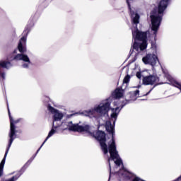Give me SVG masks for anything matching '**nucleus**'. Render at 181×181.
<instances>
[{
  "label": "nucleus",
  "mask_w": 181,
  "mask_h": 181,
  "mask_svg": "<svg viewBox=\"0 0 181 181\" xmlns=\"http://www.w3.org/2000/svg\"><path fill=\"white\" fill-rule=\"evenodd\" d=\"M69 131H72V132H87L89 134L90 136L95 138L96 141H99L101 149L104 153V155H107L108 152H110V149H108V146L107 145V137L105 132L101 130H98L95 134L94 132H90V125L86 124L85 126L76 124H72L69 126Z\"/></svg>",
  "instance_id": "nucleus-1"
},
{
  "label": "nucleus",
  "mask_w": 181,
  "mask_h": 181,
  "mask_svg": "<svg viewBox=\"0 0 181 181\" xmlns=\"http://www.w3.org/2000/svg\"><path fill=\"white\" fill-rule=\"evenodd\" d=\"M169 1L170 0H160L158 8H154L150 13L151 30L154 31L153 35H155V39H156V35L158 30H159L162 18H163V13L166 11L168 5H169Z\"/></svg>",
  "instance_id": "nucleus-2"
},
{
  "label": "nucleus",
  "mask_w": 181,
  "mask_h": 181,
  "mask_svg": "<svg viewBox=\"0 0 181 181\" xmlns=\"http://www.w3.org/2000/svg\"><path fill=\"white\" fill-rule=\"evenodd\" d=\"M148 33L149 30L142 32L136 28V30L132 31V36L134 40H138L139 42H142L139 45V49L142 52L148 47Z\"/></svg>",
  "instance_id": "nucleus-3"
},
{
  "label": "nucleus",
  "mask_w": 181,
  "mask_h": 181,
  "mask_svg": "<svg viewBox=\"0 0 181 181\" xmlns=\"http://www.w3.org/2000/svg\"><path fill=\"white\" fill-rule=\"evenodd\" d=\"M106 131L112 134V142L108 145L109 153L111 155L112 159H115L118 156V151H117V144H115V139H114V126L111 124V122H108L105 125Z\"/></svg>",
  "instance_id": "nucleus-4"
},
{
  "label": "nucleus",
  "mask_w": 181,
  "mask_h": 181,
  "mask_svg": "<svg viewBox=\"0 0 181 181\" xmlns=\"http://www.w3.org/2000/svg\"><path fill=\"white\" fill-rule=\"evenodd\" d=\"M159 81L160 79L158 75H148L144 76L142 79V83L144 86H153L145 95H149L155 87L162 84V83H159Z\"/></svg>",
  "instance_id": "nucleus-5"
},
{
  "label": "nucleus",
  "mask_w": 181,
  "mask_h": 181,
  "mask_svg": "<svg viewBox=\"0 0 181 181\" xmlns=\"http://www.w3.org/2000/svg\"><path fill=\"white\" fill-rule=\"evenodd\" d=\"M7 110H8V115L9 121H10L9 146H11L12 143L15 139L13 136H15V134H16V124H19V122H21V120L22 119H18L16 120L13 119V117H12V115H11V110H9V105L8 104H7Z\"/></svg>",
  "instance_id": "nucleus-6"
},
{
  "label": "nucleus",
  "mask_w": 181,
  "mask_h": 181,
  "mask_svg": "<svg viewBox=\"0 0 181 181\" xmlns=\"http://www.w3.org/2000/svg\"><path fill=\"white\" fill-rule=\"evenodd\" d=\"M111 110V103L110 102H106L103 105L100 104L98 107H95L94 110H88L86 112L88 115H94V112H98L101 115H105L108 114V111Z\"/></svg>",
  "instance_id": "nucleus-7"
},
{
  "label": "nucleus",
  "mask_w": 181,
  "mask_h": 181,
  "mask_svg": "<svg viewBox=\"0 0 181 181\" xmlns=\"http://www.w3.org/2000/svg\"><path fill=\"white\" fill-rule=\"evenodd\" d=\"M142 62L144 64H150V66H155L156 62H159L158 56L155 54H147L142 58Z\"/></svg>",
  "instance_id": "nucleus-8"
},
{
  "label": "nucleus",
  "mask_w": 181,
  "mask_h": 181,
  "mask_svg": "<svg viewBox=\"0 0 181 181\" xmlns=\"http://www.w3.org/2000/svg\"><path fill=\"white\" fill-rule=\"evenodd\" d=\"M12 66V64L9 61H0V80H5V71L4 69H9Z\"/></svg>",
  "instance_id": "nucleus-9"
},
{
  "label": "nucleus",
  "mask_w": 181,
  "mask_h": 181,
  "mask_svg": "<svg viewBox=\"0 0 181 181\" xmlns=\"http://www.w3.org/2000/svg\"><path fill=\"white\" fill-rule=\"evenodd\" d=\"M127 4L128 6L129 13L132 18H133V23H134V25H138V23H139V14L135 13V11L132 10V8H131V4H129V1L127 0Z\"/></svg>",
  "instance_id": "nucleus-10"
},
{
  "label": "nucleus",
  "mask_w": 181,
  "mask_h": 181,
  "mask_svg": "<svg viewBox=\"0 0 181 181\" xmlns=\"http://www.w3.org/2000/svg\"><path fill=\"white\" fill-rule=\"evenodd\" d=\"M110 158H108L107 159V162L109 163V169H110V177H109V180L110 179H111V163L110 160H116L115 161V163L117 166H121V165H122V160L119 158V154H118V151H117V156L115 158H112L111 157V153H110Z\"/></svg>",
  "instance_id": "nucleus-11"
},
{
  "label": "nucleus",
  "mask_w": 181,
  "mask_h": 181,
  "mask_svg": "<svg viewBox=\"0 0 181 181\" xmlns=\"http://www.w3.org/2000/svg\"><path fill=\"white\" fill-rule=\"evenodd\" d=\"M32 26H33V22H32V21H31V25L28 24L26 25V27L25 28V30L23 33L24 36H23L20 39V41H19V42H21V43H22V42H23V43H26V36H28V35H29V32H30V29H31Z\"/></svg>",
  "instance_id": "nucleus-12"
},
{
  "label": "nucleus",
  "mask_w": 181,
  "mask_h": 181,
  "mask_svg": "<svg viewBox=\"0 0 181 181\" xmlns=\"http://www.w3.org/2000/svg\"><path fill=\"white\" fill-rule=\"evenodd\" d=\"M13 60H23V62H25V63H28L30 64V59L29 57L25 54H18L13 57Z\"/></svg>",
  "instance_id": "nucleus-13"
},
{
  "label": "nucleus",
  "mask_w": 181,
  "mask_h": 181,
  "mask_svg": "<svg viewBox=\"0 0 181 181\" xmlns=\"http://www.w3.org/2000/svg\"><path fill=\"white\" fill-rule=\"evenodd\" d=\"M10 148H11V146H9V142H8V146L6 148L4 157L2 159L1 162L0 163V174H1L3 175H4V168L5 166V160H6V156H8V152H9Z\"/></svg>",
  "instance_id": "nucleus-14"
},
{
  "label": "nucleus",
  "mask_w": 181,
  "mask_h": 181,
  "mask_svg": "<svg viewBox=\"0 0 181 181\" xmlns=\"http://www.w3.org/2000/svg\"><path fill=\"white\" fill-rule=\"evenodd\" d=\"M10 148H11V146H9V142H8V146L6 148L4 157L2 159L1 162L0 163V174H1L3 175H4V168L5 166V160H6V156H8V152H9Z\"/></svg>",
  "instance_id": "nucleus-15"
},
{
  "label": "nucleus",
  "mask_w": 181,
  "mask_h": 181,
  "mask_svg": "<svg viewBox=\"0 0 181 181\" xmlns=\"http://www.w3.org/2000/svg\"><path fill=\"white\" fill-rule=\"evenodd\" d=\"M124 96V93H122V90L121 88H116L115 91L112 93V97L115 98L116 100L118 98H121Z\"/></svg>",
  "instance_id": "nucleus-16"
},
{
  "label": "nucleus",
  "mask_w": 181,
  "mask_h": 181,
  "mask_svg": "<svg viewBox=\"0 0 181 181\" xmlns=\"http://www.w3.org/2000/svg\"><path fill=\"white\" fill-rule=\"evenodd\" d=\"M53 118L54 122L61 121L63 119V113H60L59 110H57V112L54 113Z\"/></svg>",
  "instance_id": "nucleus-17"
},
{
  "label": "nucleus",
  "mask_w": 181,
  "mask_h": 181,
  "mask_svg": "<svg viewBox=\"0 0 181 181\" xmlns=\"http://www.w3.org/2000/svg\"><path fill=\"white\" fill-rule=\"evenodd\" d=\"M18 49L20 52V53L23 54L26 53V47H23V44L22 42H19L18 45Z\"/></svg>",
  "instance_id": "nucleus-18"
},
{
  "label": "nucleus",
  "mask_w": 181,
  "mask_h": 181,
  "mask_svg": "<svg viewBox=\"0 0 181 181\" xmlns=\"http://www.w3.org/2000/svg\"><path fill=\"white\" fill-rule=\"evenodd\" d=\"M171 84L172 86H173V87H176L177 88H178V90H180L181 91V83H179L177 81L173 80L171 81Z\"/></svg>",
  "instance_id": "nucleus-19"
},
{
  "label": "nucleus",
  "mask_w": 181,
  "mask_h": 181,
  "mask_svg": "<svg viewBox=\"0 0 181 181\" xmlns=\"http://www.w3.org/2000/svg\"><path fill=\"white\" fill-rule=\"evenodd\" d=\"M129 95H130V98H135L137 95H139V90H136L132 92H129Z\"/></svg>",
  "instance_id": "nucleus-20"
},
{
  "label": "nucleus",
  "mask_w": 181,
  "mask_h": 181,
  "mask_svg": "<svg viewBox=\"0 0 181 181\" xmlns=\"http://www.w3.org/2000/svg\"><path fill=\"white\" fill-rule=\"evenodd\" d=\"M47 108H48V111H49V112H52V114H54L55 112H57V110L53 107L50 105H48Z\"/></svg>",
  "instance_id": "nucleus-21"
},
{
  "label": "nucleus",
  "mask_w": 181,
  "mask_h": 181,
  "mask_svg": "<svg viewBox=\"0 0 181 181\" xmlns=\"http://www.w3.org/2000/svg\"><path fill=\"white\" fill-rule=\"evenodd\" d=\"M130 80H131V76H130L129 74H127V75L124 78V79H123V83H124V84H128V83H129Z\"/></svg>",
  "instance_id": "nucleus-22"
},
{
  "label": "nucleus",
  "mask_w": 181,
  "mask_h": 181,
  "mask_svg": "<svg viewBox=\"0 0 181 181\" xmlns=\"http://www.w3.org/2000/svg\"><path fill=\"white\" fill-rule=\"evenodd\" d=\"M124 177L126 179H127L128 180H131V179H132V177H134V174L129 173V172H127V173H126L124 175Z\"/></svg>",
  "instance_id": "nucleus-23"
},
{
  "label": "nucleus",
  "mask_w": 181,
  "mask_h": 181,
  "mask_svg": "<svg viewBox=\"0 0 181 181\" xmlns=\"http://www.w3.org/2000/svg\"><path fill=\"white\" fill-rule=\"evenodd\" d=\"M139 46H140L139 43H138V42H136V41H135L133 44V49L134 50L138 51V50H139Z\"/></svg>",
  "instance_id": "nucleus-24"
},
{
  "label": "nucleus",
  "mask_w": 181,
  "mask_h": 181,
  "mask_svg": "<svg viewBox=\"0 0 181 181\" xmlns=\"http://www.w3.org/2000/svg\"><path fill=\"white\" fill-rule=\"evenodd\" d=\"M151 49H153L156 53L158 52V47L156 42H151Z\"/></svg>",
  "instance_id": "nucleus-25"
},
{
  "label": "nucleus",
  "mask_w": 181,
  "mask_h": 181,
  "mask_svg": "<svg viewBox=\"0 0 181 181\" xmlns=\"http://www.w3.org/2000/svg\"><path fill=\"white\" fill-rule=\"evenodd\" d=\"M136 76L137 78H139V80H141V78H142V73H141V71H138L136 72Z\"/></svg>",
  "instance_id": "nucleus-26"
},
{
  "label": "nucleus",
  "mask_w": 181,
  "mask_h": 181,
  "mask_svg": "<svg viewBox=\"0 0 181 181\" xmlns=\"http://www.w3.org/2000/svg\"><path fill=\"white\" fill-rule=\"evenodd\" d=\"M117 117H118V115L115 112L111 114V117L112 118L117 119Z\"/></svg>",
  "instance_id": "nucleus-27"
},
{
  "label": "nucleus",
  "mask_w": 181,
  "mask_h": 181,
  "mask_svg": "<svg viewBox=\"0 0 181 181\" xmlns=\"http://www.w3.org/2000/svg\"><path fill=\"white\" fill-rule=\"evenodd\" d=\"M23 67L24 69H28V68H29V64H23Z\"/></svg>",
  "instance_id": "nucleus-28"
},
{
  "label": "nucleus",
  "mask_w": 181,
  "mask_h": 181,
  "mask_svg": "<svg viewBox=\"0 0 181 181\" xmlns=\"http://www.w3.org/2000/svg\"><path fill=\"white\" fill-rule=\"evenodd\" d=\"M115 110V112H117V111H118V110H119V107H115V109H112V110L114 111Z\"/></svg>",
  "instance_id": "nucleus-29"
},
{
  "label": "nucleus",
  "mask_w": 181,
  "mask_h": 181,
  "mask_svg": "<svg viewBox=\"0 0 181 181\" xmlns=\"http://www.w3.org/2000/svg\"><path fill=\"white\" fill-rule=\"evenodd\" d=\"M69 124H73V122H69Z\"/></svg>",
  "instance_id": "nucleus-30"
},
{
  "label": "nucleus",
  "mask_w": 181,
  "mask_h": 181,
  "mask_svg": "<svg viewBox=\"0 0 181 181\" xmlns=\"http://www.w3.org/2000/svg\"><path fill=\"white\" fill-rule=\"evenodd\" d=\"M2 176H4V175L0 173V177H2Z\"/></svg>",
  "instance_id": "nucleus-31"
},
{
  "label": "nucleus",
  "mask_w": 181,
  "mask_h": 181,
  "mask_svg": "<svg viewBox=\"0 0 181 181\" xmlns=\"http://www.w3.org/2000/svg\"><path fill=\"white\" fill-rule=\"evenodd\" d=\"M122 108H124V105H122L121 110H122Z\"/></svg>",
  "instance_id": "nucleus-32"
},
{
  "label": "nucleus",
  "mask_w": 181,
  "mask_h": 181,
  "mask_svg": "<svg viewBox=\"0 0 181 181\" xmlns=\"http://www.w3.org/2000/svg\"><path fill=\"white\" fill-rule=\"evenodd\" d=\"M13 53H16V49H15V50L13 51Z\"/></svg>",
  "instance_id": "nucleus-33"
},
{
  "label": "nucleus",
  "mask_w": 181,
  "mask_h": 181,
  "mask_svg": "<svg viewBox=\"0 0 181 181\" xmlns=\"http://www.w3.org/2000/svg\"><path fill=\"white\" fill-rule=\"evenodd\" d=\"M16 135V134L13 136L14 139H15V138H16V136H15Z\"/></svg>",
  "instance_id": "nucleus-34"
},
{
  "label": "nucleus",
  "mask_w": 181,
  "mask_h": 181,
  "mask_svg": "<svg viewBox=\"0 0 181 181\" xmlns=\"http://www.w3.org/2000/svg\"><path fill=\"white\" fill-rule=\"evenodd\" d=\"M65 129H67V128H65Z\"/></svg>",
  "instance_id": "nucleus-35"
}]
</instances>
